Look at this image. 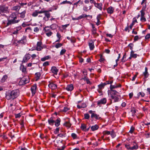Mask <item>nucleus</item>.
<instances>
[{
	"label": "nucleus",
	"instance_id": "nucleus-6",
	"mask_svg": "<svg viewBox=\"0 0 150 150\" xmlns=\"http://www.w3.org/2000/svg\"><path fill=\"white\" fill-rule=\"evenodd\" d=\"M46 46H42V43L41 41L38 42L37 44V46L35 50L37 51H40L44 48H46Z\"/></svg>",
	"mask_w": 150,
	"mask_h": 150
},
{
	"label": "nucleus",
	"instance_id": "nucleus-49",
	"mask_svg": "<svg viewBox=\"0 0 150 150\" xmlns=\"http://www.w3.org/2000/svg\"><path fill=\"white\" fill-rule=\"evenodd\" d=\"M134 46V44L132 43H130L128 45V47L130 48V49L131 51H133L132 50L133 47Z\"/></svg>",
	"mask_w": 150,
	"mask_h": 150
},
{
	"label": "nucleus",
	"instance_id": "nucleus-59",
	"mask_svg": "<svg viewBox=\"0 0 150 150\" xmlns=\"http://www.w3.org/2000/svg\"><path fill=\"white\" fill-rule=\"evenodd\" d=\"M111 132L110 131H104L103 133L104 134H110Z\"/></svg>",
	"mask_w": 150,
	"mask_h": 150
},
{
	"label": "nucleus",
	"instance_id": "nucleus-54",
	"mask_svg": "<svg viewBox=\"0 0 150 150\" xmlns=\"http://www.w3.org/2000/svg\"><path fill=\"white\" fill-rule=\"evenodd\" d=\"M49 62L47 61L44 62L43 64V67H46L49 65Z\"/></svg>",
	"mask_w": 150,
	"mask_h": 150
},
{
	"label": "nucleus",
	"instance_id": "nucleus-16",
	"mask_svg": "<svg viewBox=\"0 0 150 150\" xmlns=\"http://www.w3.org/2000/svg\"><path fill=\"white\" fill-rule=\"evenodd\" d=\"M143 74L144 76V79H146L149 76V74L148 72V68L146 67L145 69V71L143 72Z\"/></svg>",
	"mask_w": 150,
	"mask_h": 150
},
{
	"label": "nucleus",
	"instance_id": "nucleus-55",
	"mask_svg": "<svg viewBox=\"0 0 150 150\" xmlns=\"http://www.w3.org/2000/svg\"><path fill=\"white\" fill-rule=\"evenodd\" d=\"M111 91L112 92V94H113L114 95H116L117 94V93H118V92L115 90H111Z\"/></svg>",
	"mask_w": 150,
	"mask_h": 150
},
{
	"label": "nucleus",
	"instance_id": "nucleus-24",
	"mask_svg": "<svg viewBox=\"0 0 150 150\" xmlns=\"http://www.w3.org/2000/svg\"><path fill=\"white\" fill-rule=\"evenodd\" d=\"M114 9L112 6L109 7L107 10V12L108 13L111 14L114 11Z\"/></svg>",
	"mask_w": 150,
	"mask_h": 150
},
{
	"label": "nucleus",
	"instance_id": "nucleus-56",
	"mask_svg": "<svg viewBox=\"0 0 150 150\" xmlns=\"http://www.w3.org/2000/svg\"><path fill=\"white\" fill-rule=\"evenodd\" d=\"M144 6H143L142 10H143L145 11L146 9V2H145V3Z\"/></svg>",
	"mask_w": 150,
	"mask_h": 150
},
{
	"label": "nucleus",
	"instance_id": "nucleus-15",
	"mask_svg": "<svg viewBox=\"0 0 150 150\" xmlns=\"http://www.w3.org/2000/svg\"><path fill=\"white\" fill-rule=\"evenodd\" d=\"M37 88V85L34 84L31 88V90L32 94L33 95L35 93L36 89Z\"/></svg>",
	"mask_w": 150,
	"mask_h": 150
},
{
	"label": "nucleus",
	"instance_id": "nucleus-30",
	"mask_svg": "<svg viewBox=\"0 0 150 150\" xmlns=\"http://www.w3.org/2000/svg\"><path fill=\"white\" fill-rule=\"evenodd\" d=\"M98 126L97 125H95L91 127V129L92 131H94L98 129Z\"/></svg>",
	"mask_w": 150,
	"mask_h": 150
},
{
	"label": "nucleus",
	"instance_id": "nucleus-46",
	"mask_svg": "<svg viewBox=\"0 0 150 150\" xmlns=\"http://www.w3.org/2000/svg\"><path fill=\"white\" fill-rule=\"evenodd\" d=\"M66 52V50L65 49H62L60 52V55H62L64 54Z\"/></svg>",
	"mask_w": 150,
	"mask_h": 150
},
{
	"label": "nucleus",
	"instance_id": "nucleus-32",
	"mask_svg": "<svg viewBox=\"0 0 150 150\" xmlns=\"http://www.w3.org/2000/svg\"><path fill=\"white\" fill-rule=\"evenodd\" d=\"M134 52L133 51H131L130 52V56L132 58H136L137 56V54L134 53Z\"/></svg>",
	"mask_w": 150,
	"mask_h": 150
},
{
	"label": "nucleus",
	"instance_id": "nucleus-4",
	"mask_svg": "<svg viewBox=\"0 0 150 150\" xmlns=\"http://www.w3.org/2000/svg\"><path fill=\"white\" fill-rule=\"evenodd\" d=\"M8 7L5 5L0 6V13L2 15H4V13L8 12Z\"/></svg>",
	"mask_w": 150,
	"mask_h": 150
},
{
	"label": "nucleus",
	"instance_id": "nucleus-21",
	"mask_svg": "<svg viewBox=\"0 0 150 150\" xmlns=\"http://www.w3.org/2000/svg\"><path fill=\"white\" fill-rule=\"evenodd\" d=\"M51 71L52 72L56 75L57 74V73L58 72V70L55 67H52Z\"/></svg>",
	"mask_w": 150,
	"mask_h": 150
},
{
	"label": "nucleus",
	"instance_id": "nucleus-5",
	"mask_svg": "<svg viewBox=\"0 0 150 150\" xmlns=\"http://www.w3.org/2000/svg\"><path fill=\"white\" fill-rule=\"evenodd\" d=\"M44 30L46 35L48 37H50L52 34V32L50 30V27L47 26L44 28Z\"/></svg>",
	"mask_w": 150,
	"mask_h": 150
},
{
	"label": "nucleus",
	"instance_id": "nucleus-9",
	"mask_svg": "<svg viewBox=\"0 0 150 150\" xmlns=\"http://www.w3.org/2000/svg\"><path fill=\"white\" fill-rule=\"evenodd\" d=\"M31 57V55L29 53L26 54L24 57L22 61L23 63L27 62Z\"/></svg>",
	"mask_w": 150,
	"mask_h": 150
},
{
	"label": "nucleus",
	"instance_id": "nucleus-50",
	"mask_svg": "<svg viewBox=\"0 0 150 150\" xmlns=\"http://www.w3.org/2000/svg\"><path fill=\"white\" fill-rule=\"evenodd\" d=\"M59 127L56 128L55 130L54 131V133L55 134H56L59 133Z\"/></svg>",
	"mask_w": 150,
	"mask_h": 150
},
{
	"label": "nucleus",
	"instance_id": "nucleus-38",
	"mask_svg": "<svg viewBox=\"0 0 150 150\" xmlns=\"http://www.w3.org/2000/svg\"><path fill=\"white\" fill-rule=\"evenodd\" d=\"M144 93L143 92H139L138 93L137 96L139 98L140 96H141L142 97H144L145 96Z\"/></svg>",
	"mask_w": 150,
	"mask_h": 150
},
{
	"label": "nucleus",
	"instance_id": "nucleus-63",
	"mask_svg": "<svg viewBox=\"0 0 150 150\" xmlns=\"http://www.w3.org/2000/svg\"><path fill=\"white\" fill-rule=\"evenodd\" d=\"M21 116V115L20 113H19L18 114L15 115L16 118H20Z\"/></svg>",
	"mask_w": 150,
	"mask_h": 150
},
{
	"label": "nucleus",
	"instance_id": "nucleus-29",
	"mask_svg": "<svg viewBox=\"0 0 150 150\" xmlns=\"http://www.w3.org/2000/svg\"><path fill=\"white\" fill-rule=\"evenodd\" d=\"M26 13V11L25 10L23 11L22 12L20 13H18V14L20 15V17L21 18H24L25 16V14Z\"/></svg>",
	"mask_w": 150,
	"mask_h": 150
},
{
	"label": "nucleus",
	"instance_id": "nucleus-22",
	"mask_svg": "<svg viewBox=\"0 0 150 150\" xmlns=\"http://www.w3.org/2000/svg\"><path fill=\"white\" fill-rule=\"evenodd\" d=\"M88 45L91 50H93L94 49L95 47L94 43L92 41H91L89 43Z\"/></svg>",
	"mask_w": 150,
	"mask_h": 150
},
{
	"label": "nucleus",
	"instance_id": "nucleus-8",
	"mask_svg": "<svg viewBox=\"0 0 150 150\" xmlns=\"http://www.w3.org/2000/svg\"><path fill=\"white\" fill-rule=\"evenodd\" d=\"M88 112L90 114H91V118L94 117L97 120L100 119V117H99V115H98L94 113L95 112V111L90 110Z\"/></svg>",
	"mask_w": 150,
	"mask_h": 150
},
{
	"label": "nucleus",
	"instance_id": "nucleus-58",
	"mask_svg": "<svg viewBox=\"0 0 150 150\" xmlns=\"http://www.w3.org/2000/svg\"><path fill=\"white\" fill-rule=\"evenodd\" d=\"M134 128L133 127H131L129 131V132L131 133H132L134 131Z\"/></svg>",
	"mask_w": 150,
	"mask_h": 150
},
{
	"label": "nucleus",
	"instance_id": "nucleus-12",
	"mask_svg": "<svg viewBox=\"0 0 150 150\" xmlns=\"http://www.w3.org/2000/svg\"><path fill=\"white\" fill-rule=\"evenodd\" d=\"M26 37L23 36L20 40L18 41V43L21 44H24L26 42Z\"/></svg>",
	"mask_w": 150,
	"mask_h": 150
},
{
	"label": "nucleus",
	"instance_id": "nucleus-44",
	"mask_svg": "<svg viewBox=\"0 0 150 150\" xmlns=\"http://www.w3.org/2000/svg\"><path fill=\"white\" fill-rule=\"evenodd\" d=\"M84 118L86 119H88L90 118V115L88 113H86L84 115Z\"/></svg>",
	"mask_w": 150,
	"mask_h": 150
},
{
	"label": "nucleus",
	"instance_id": "nucleus-42",
	"mask_svg": "<svg viewBox=\"0 0 150 150\" xmlns=\"http://www.w3.org/2000/svg\"><path fill=\"white\" fill-rule=\"evenodd\" d=\"M38 13L37 12V10H36L33 13L32 16L33 17H35L37 16L38 15Z\"/></svg>",
	"mask_w": 150,
	"mask_h": 150
},
{
	"label": "nucleus",
	"instance_id": "nucleus-33",
	"mask_svg": "<svg viewBox=\"0 0 150 150\" xmlns=\"http://www.w3.org/2000/svg\"><path fill=\"white\" fill-rule=\"evenodd\" d=\"M106 85V84L105 83H101L100 84L98 85V87L99 89L101 90L103 89L104 86Z\"/></svg>",
	"mask_w": 150,
	"mask_h": 150
},
{
	"label": "nucleus",
	"instance_id": "nucleus-37",
	"mask_svg": "<svg viewBox=\"0 0 150 150\" xmlns=\"http://www.w3.org/2000/svg\"><path fill=\"white\" fill-rule=\"evenodd\" d=\"M67 136L66 134L65 133H60L58 134L57 135V136L63 138L64 137Z\"/></svg>",
	"mask_w": 150,
	"mask_h": 150
},
{
	"label": "nucleus",
	"instance_id": "nucleus-10",
	"mask_svg": "<svg viewBox=\"0 0 150 150\" xmlns=\"http://www.w3.org/2000/svg\"><path fill=\"white\" fill-rule=\"evenodd\" d=\"M107 100L105 98H103L97 101V105L98 106H100L101 104H105L106 103Z\"/></svg>",
	"mask_w": 150,
	"mask_h": 150
},
{
	"label": "nucleus",
	"instance_id": "nucleus-7",
	"mask_svg": "<svg viewBox=\"0 0 150 150\" xmlns=\"http://www.w3.org/2000/svg\"><path fill=\"white\" fill-rule=\"evenodd\" d=\"M13 98L14 99L17 98L19 94V91L18 89H16L11 91Z\"/></svg>",
	"mask_w": 150,
	"mask_h": 150
},
{
	"label": "nucleus",
	"instance_id": "nucleus-41",
	"mask_svg": "<svg viewBox=\"0 0 150 150\" xmlns=\"http://www.w3.org/2000/svg\"><path fill=\"white\" fill-rule=\"evenodd\" d=\"M110 134L112 138H114L116 136L113 130H112V132H111Z\"/></svg>",
	"mask_w": 150,
	"mask_h": 150
},
{
	"label": "nucleus",
	"instance_id": "nucleus-39",
	"mask_svg": "<svg viewBox=\"0 0 150 150\" xmlns=\"http://www.w3.org/2000/svg\"><path fill=\"white\" fill-rule=\"evenodd\" d=\"M21 7L20 6H14L13 8V10L16 11H18L20 9Z\"/></svg>",
	"mask_w": 150,
	"mask_h": 150
},
{
	"label": "nucleus",
	"instance_id": "nucleus-64",
	"mask_svg": "<svg viewBox=\"0 0 150 150\" xmlns=\"http://www.w3.org/2000/svg\"><path fill=\"white\" fill-rule=\"evenodd\" d=\"M65 148V146H62L61 148H57V150H64Z\"/></svg>",
	"mask_w": 150,
	"mask_h": 150
},
{
	"label": "nucleus",
	"instance_id": "nucleus-1",
	"mask_svg": "<svg viewBox=\"0 0 150 150\" xmlns=\"http://www.w3.org/2000/svg\"><path fill=\"white\" fill-rule=\"evenodd\" d=\"M17 17L16 13H13L7 18L8 22L5 26L6 27L8 26L11 24L18 23L20 21L19 20H17Z\"/></svg>",
	"mask_w": 150,
	"mask_h": 150
},
{
	"label": "nucleus",
	"instance_id": "nucleus-20",
	"mask_svg": "<svg viewBox=\"0 0 150 150\" xmlns=\"http://www.w3.org/2000/svg\"><path fill=\"white\" fill-rule=\"evenodd\" d=\"M121 85L120 84H115V85H111L110 86V89L111 90H113V89L116 88L118 87H121Z\"/></svg>",
	"mask_w": 150,
	"mask_h": 150
},
{
	"label": "nucleus",
	"instance_id": "nucleus-25",
	"mask_svg": "<svg viewBox=\"0 0 150 150\" xmlns=\"http://www.w3.org/2000/svg\"><path fill=\"white\" fill-rule=\"evenodd\" d=\"M88 16L89 17H90L91 18H92V16H90V15H87L86 14H82L80 16H79V17H78V18L79 19H81L82 18H85Z\"/></svg>",
	"mask_w": 150,
	"mask_h": 150
},
{
	"label": "nucleus",
	"instance_id": "nucleus-47",
	"mask_svg": "<svg viewBox=\"0 0 150 150\" xmlns=\"http://www.w3.org/2000/svg\"><path fill=\"white\" fill-rule=\"evenodd\" d=\"M126 57V53H125L123 56L122 58L121 59V61L123 62H125L126 61V60H125L124 59Z\"/></svg>",
	"mask_w": 150,
	"mask_h": 150
},
{
	"label": "nucleus",
	"instance_id": "nucleus-61",
	"mask_svg": "<svg viewBox=\"0 0 150 150\" xmlns=\"http://www.w3.org/2000/svg\"><path fill=\"white\" fill-rule=\"evenodd\" d=\"M36 55L35 54H33L32 55H31V57H32V59L33 60L35 59L36 57Z\"/></svg>",
	"mask_w": 150,
	"mask_h": 150
},
{
	"label": "nucleus",
	"instance_id": "nucleus-2",
	"mask_svg": "<svg viewBox=\"0 0 150 150\" xmlns=\"http://www.w3.org/2000/svg\"><path fill=\"white\" fill-rule=\"evenodd\" d=\"M125 147L128 149L133 150L137 149L139 148V146L137 142H133L129 144H126L125 145Z\"/></svg>",
	"mask_w": 150,
	"mask_h": 150
},
{
	"label": "nucleus",
	"instance_id": "nucleus-60",
	"mask_svg": "<svg viewBox=\"0 0 150 150\" xmlns=\"http://www.w3.org/2000/svg\"><path fill=\"white\" fill-rule=\"evenodd\" d=\"M144 135L147 138L150 137V134L149 133H145Z\"/></svg>",
	"mask_w": 150,
	"mask_h": 150
},
{
	"label": "nucleus",
	"instance_id": "nucleus-3",
	"mask_svg": "<svg viewBox=\"0 0 150 150\" xmlns=\"http://www.w3.org/2000/svg\"><path fill=\"white\" fill-rule=\"evenodd\" d=\"M29 82V79L28 76H25L21 78L19 81V84L22 85L26 84Z\"/></svg>",
	"mask_w": 150,
	"mask_h": 150
},
{
	"label": "nucleus",
	"instance_id": "nucleus-43",
	"mask_svg": "<svg viewBox=\"0 0 150 150\" xmlns=\"http://www.w3.org/2000/svg\"><path fill=\"white\" fill-rule=\"evenodd\" d=\"M62 45V44L61 43H58L55 46L56 48H58L61 47Z\"/></svg>",
	"mask_w": 150,
	"mask_h": 150
},
{
	"label": "nucleus",
	"instance_id": "nucleus-52",
	"mask_svg": "<svg viewBox=\"0 0 150 150\" xmlns=\"http://www.w3.org/2000/svg\"><path fill=\"white\" fill-rule=\"evenodd\" d=\"M61 4H71V3L70 1H63L61 3Z\"/></svg>",
	"mask_w": 150,
	"mask_h": 150
},
{
	"label": "nucleus",
	"instance_id": "nucleus-35",
	"mask_svg": "<svg viewBox=\"0 0 150 150\" xmlns=\"http://www.w3.org/2000/svg\"><path fill=\"white\" fill-rule=\"evenodd\" d=\"M44 13L45 16L49 19L50 17V13L47 11H46V12L45 13Z\"/></svg>",
	"mask_w": 150,
	"mask_h": 150
},
{
	"label": "nucleus",
	"instance_id": "nucleus-17",
	"mask_svg": "<svg viewBox=\"0 0 150 150\" xmlns=\"http://www.w3.org/2000/svg\"><path fill=\"white\" fill-rule=\"evenodd\" d=\"M22 29V27L21 26H18L14 28L15 30L12 33L13 34H16L18 33V31Z\"/></svg>",
	"mask_w": 150,
	"mask_h": 150
},
{
	"label": "nucleus",
	"instance_id": "nucleus-31",
	"mask_svg": "<svg viewBox=\"0 0 150 150\" xmlns=\"http://www.w3.org/2000/svg\"><path fill=\"white\" fill-rule=\"evenodd\" d=\"M58 27V25L55 24H53L50 25V28H51L52 30H54L56 29Z\"/></svg>",
	"mask_w": 150,
	"mask_h": 150
},
{
	"label": "nucleus",
	"instance_id": "nucleus-57",
	"mask_svg": "<svg viewBox=\"0 0 150 150\" xmlns=\"http://www.w3.org/2000/svg\"><path fill=\"white\" fill-rule=\"evenodd\" d=\"M101 14H99L97 16V17H96L97 19V21H99V20H100L101 18Z\"/></svg>",
	"mask_w": 150,
	"mask_h": 150
},
{
	"label": "nucleus",
	"instance_id": "nucleus-28",
	"mask_svg": "<svg viewBox=\"0 0 150 150\" xmlns=\"http://www.w3.org/2000/svg\"><path fill=\"white\" fill-rule=\"evenodd\" d=\"M51 57L50 56H47L41 58V60L42 62H44L47 60L50 59Z\"/></svg>",
	"mask_w": 150,
	"mask_h": 150
},
{
	"label": "nucleus",
	"instance_id": "nucleus-19",
	"mask_svg": "<svg viewBox=\"0 0 150 150\" xmlns=\"http://www.w3.org/2000/svg\"><path fill=\"white\" fill-rule=\"evenodd\" d=\"M73 89L74 86L72 84L68 85L66 88V89L68 91H72Z\"/></svg>",
	"mask_w": 150,
	"mask_h": 150
},
{
	"label": "nucleus",
	"instance_id": "nucleus-45",
	"mask_svg": "<svg viewBox=\"0 0 150 150\" xmlns=\"http://www.w3.org/2000/svg\"><path fill=\"white\" fill-rule=\"evenodd\" d=\"M86 128V125L84 124H81V129L83 130L85 129Z\"/></svg>",
	"mask_w": 150,
	"mask_h": 150
},
{
	"label": "nucleus",
	"instance_id": "nucleus-36",
	"mask_svg": "<svg viewBox=\"0 0 150 150\" xmlns=\"http://www.w3.org/2000/svg\"><path fill=\"white\" fill-rule=\"evenodd\" d=\"M7 78V76L6 75H5L3 76L1 80V81L2 83H3L4 82L6 79Z\"/></svg>",
	"mask_w": 150,
	"mask_h": 150
},
{
	"label": "nucleus",
	"instance_id": "nucleus-48",
	"mask_svg": "<svg viewBox=\"0 0 150 150\" xmlns=\"http://www.w3.org/2000/svg\"><path fill=\"white\" fill-rule=\"evenodd\" d=\"M35 75L36 76V77L37 79H39L41 76V74L40 72H37L35 74Z\"/></svg>",
	"mask_w": 150,
	"mask_h": 150
},
{
	"label": "nucleus",
	"instance_id": "nucleus-13",
	"mask_svg": "<svg viewBox=\"0 0 150 150\" xmlns=\"http://www.w3.org/2000/svg\"><path fill=\"white\" fill-rule=\"evenodd\" d=\"M94 6L96 7L99 9L100 11L102 10L103 6L102 3H96V2H95Z\"/></svg>",
	"mask_w": 150,
	"mask_h": 150
},
{
	"label": "nucleus",
	"instance_id": "nucleus-11",
	"mask_svg": "<svg viewBox=\"0 0 150 150\" xmlns=\"http://www.w3.org/2000/svg\"><path fill=\"white\" fill-rule=\"evenodd\" d=\"M6 99L8 100L11 99H14L11 91H9L6 94Z\"/></svg>",
	"mask_w": 150,
	"mask_h": 150
},
{
	"label": "nucleus",
	"instance_id": "nucleus-14",
	"mask_svg": "<svg viewBox=\"0 0 150 150\" xmlns=\"http://www.w3.org/2000/svg\"><path fill=\"white\" fill-rule=\"evenodd\" d=\"M49 87L52 90H54L57 88V85L52 83H50L48 85Z\"/></svg>",
	"mask_w": 150,
	"mask_h": 150
},
{
	"label": "nucleus",
	"instance_id": "nucleus-26",
	"mask_svg": "<svg viewBox=\"0 0 150 150\" xmlns=\"http://www.w3.org/2000/svg\"><path fill=\"white\" fill-rule=\"evenodd\" d=\"M61 122V120L59 118H58L55 121V126L57 127L59 126L60 125V122Z\"/></svg>",
	"mask_w": 150,
	"mask_h": 150
},
{
	"label": "nucleus",
	"instance_id": "nucleus-18",
	"mask_svg": "<svg viewBox=\"0 0 150 150\" xmlns=\"http://www.w3.org/2000/svg\"><path fill=\"white\" fill-rule=\"evenodd\" d=\"M63 125L68 128H70L71 125V124L70 123L69 120L68 121H66L64 124Z\"/></svg>",
	"mask_w": 150,
	"mask_h": 150
},
{
	"label": "nucleus",
	"instance_id": "nucleus-34",
	"mask_svg": "<svg viewBox=\"0 0 150 150\" xmlns=\"http://www.w3.org/2000/svg\"><path fill=\"white\" fill-rule=\"evenodd\" d=\"M20 69L23 73H25L26 72V68L23 65L21 66Z\"/></svg>",
	"mask_w": 150,
	"mask_h": 150
},
{
	"label": "nucleus",
	"instance_id": "nucleus-62",
	"mask_svg": "<svg viewBox=\"0 0 150 150\" xmlns=\"http://www.w3.org/2000/svg\"><path fill=\"white\" fill-rule=\"evenodd\" d=\"M150 38V34H147L145 36V38L146 39H148Z\"/></svg>",
	"mask_w": 150,
	"mask_h": 150
},
{
	"label": "nucleus",
	"instance_id": "nucleus-51",
	"mask_svg": "<svg viewBox=\"0 0 150 150\" xmlns=\"http://www.w3.org/2000/svg\"><path fill=\"white\" fill-rule=\"evenodd\" d=\"M145 11L143 10H142L140 11V12L141 13V17H142L143 16H144L145 15V13L144 12V11Z\"/></svg>",
	"mask_w": 150,
	"mask_h": 150
},
{
	"label": "nucleus",
	"instance_id": "nucleus-23",
	"mask_svg": "<svg viewBox=\"0 0 150 150\" xmlns=\"http://www.w3.org/2000/svg\"><path fill=\"white\" fill-rule=\"evenodd\" d=\"M48 122L49 124L51 125H53L55 122V121L53 120V118L52 117H51L50 119H49Z\"/></svg>",
	"mask_w": 150,
	"mask_h": 150
},
{
	"label": "nucleus",
	"instance_id": "nucleus-53",
	"mask_svg": "<svg viewBox=\"0 0 150 150\" xmlns=\"http://www.w3.org/2000/svg\"><path fill=\"white\" fill-rule=\"evenodd\" d=\"M37 12L38 14H40L42 13H45L46 12V11L42 9L40 11H38V10H37Z\"/></svg>",
	"mask_w": 150,
	"mask_h": 150
},
{
	"label": "nucleus",
	"instance_id": "nucleus-27",
	"mask_svg": "<svg viewBox=\"0 0 150 150\" xmlns=\"http://www.w3.org/2000/svg\"><path fill=\"white\" fill-rule=\"evenodd\" d=\"M111 98L112 99L114 100V102H116L119 101V98L116 96H114L111 95Z\"/></svg>",
	"mask_w": 150,
	"mask_h": 150
},
{
	"label": "nucleus",
	"instance_id": "nucleus-40",
	"mask_svg": "<svg viewBox=\"0 0 150 150\" xmlns=\"http://www.w3.org/2000/svg\"><path fill=\"white\" fill-rule=\"evenodd\" d=\"M71 136L74 139H77L78 138L77 135L74 133H72Z\"/></svg>",
	"mask_w": 150,
	"mask_h": 150
}]
</instances>
